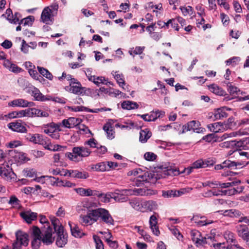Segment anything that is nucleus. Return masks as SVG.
<instances>
[{
    "mask_svg": "<svg viewBox=\"0 0 249 249\" xmlns=\"http://www.w3.org/2000/svg\"><path fill=\"white\" fill-rule=\"evenodd\" d=\"M101 220L108 225H114V221L109 212L104 208H98L89 211L87 215H81V222L84 225H91L98 221Z\"/></svg>",
    "mask_w": 249,
    "mask_h": 249,
    "instance_id": "obj_1",
    "label": "nucleus"
},
{
    "mask_svg": "<svg viewBox=\"0 0 249 249\" xmlns=\"http://www.w3.org/2000/svg\"><path fill=\"white\" fill-rule=\"evenodd\" d=\"M31 231L33 237L32 246L34 249H37L41 242L48 245L51 244L54 241V239L52 235V229L50 226L42 232L38 227L34 226Z\"/></svg>",
    "mask_w": 249,
    "mask_h": 249,
    "instance_id": "obj_2",
    "label": "nucleus"
},
{
    "mask_svg": "<svg viewBox=\"0 0 249 249\" xmlns=\"http://www.w3.org/2000/svg\"><path fill=\"white\" fill-rule=\"evenodd\" d=\"M91 152V150L87 146H79L73 147L72 152H67L65 156L71 161L78 162L82 160L83 158L89 156Z\"/></svg>",
    "mask_w": 249,
    "mask_h": 249,
    "instance_id": "obj_3",
    "label": "nucleus"
},
{
    "mask_svg": "<svg viewBox=\"0 0 249 249\" xmlns=\"http://www.w3.org/2000/svg\"><path fill=\"white\" fill-rule=\"evenodd\" d=\"M127 175L133 177L131 180L134 184L137 186L142 185L145 182H149L152 178L151 174L140 168L135 169L128 172Z\"/></svg>",
    "mask_w": 249,
    "mask_h": 249,
    "instance_id": "obj_4",
    "label": "nucleus"
},
{
    "mask_svg": "<svg viewBox=\"0 0 249 249\" xmlns=\"http://www.w3.org/2000/svg\"><path fill=\"white\" fill-rule=\"evenodd\" d=\"M51 221L54 231L57 235L56 245L58 247L62 248L67 243V235L64 233L63 227L58 219L55 217H52L51 218Z\"/></svg>",
    "mask_w": 249,
    "mask_h": 249,
    "instance_id": "obj_5",
    "label": "nucleus"
},
{
    "mask_svg": "<svg viewBox=\"0 0 249 249\" xmlns=\"http://www.w3.org/2000/svg\"><path fill=\"white\" fill-rule=\"evenodd\" d=\"M42 130L44 133L52 139L58 140L60 138L59 132L62 131L61 124L52 122L42 125Z\"/></svg>",
    "mask_w": 249,
    "mask_h": 249,
    "instance_id": "obj_6",
    "label": "nucleus"
},
{
    "mask_svg": "<svg viewBox=\"0 0 249 249\" xmlns=\"http://www.w3.org/2000/svg\"><path fill=\"white\" fill-rule=\"evenodd\" d=\"M190 235L192 241L197 247L203 246L206 244H211L210 241L214 240L217 241L214 235L208 236L207 237H203L201 233L197 230H193L190 231Z\"/></svg>",
    "mask_w": 249,
    "mask_h": 249,
    "instance_id": "obj_7",
    "label": "nucleus"
},
{
    "mask_svg": "<svg viewBox=\"0 0 249 249\" xmlns=\"http://www.w3.org/2000/svg\"><path fill=\"white\" fill-rule=\"evenodd\" d=\"M0 176L4 180L11 181L16 178V175L7 162L0 165Z\"/></svg>",
    "mask_w": 249,
    "mask_h": 249,
    "instance_id": "obj_8",
    "label": "nucleus"
},
{
    "mask_svg": "<svg viewBox=\"0 0 249 249\" xmlns=\"http://www.w3.org/2000/svg\"><path fill=\"white\" fill-rule=\"evenodd\" d=\"M28 236L26 233L18 231L16 233V241L13 244L11 249H21V246L28 245Z\"/></svg>",
    "mask_w": 249,
    "mask_h": 249,
    "instance_id": "obj_9",
    "label": "nucleus"
},
{
    "mask_svg": "<svg viewBox=\"0 0 249 249\" xmlns=\"http://www.w3.org/2000/svg\"><path fill=\"white\" fill-rule=\"evenodd\" d=\"M129 189L116 190L112 195V198L118 202H126L128 200L127 196H130Z\"/></svg>",
    "mask_w": 249,
    "mask_h": 249,
    "instance_id": "obj_10",
    "label": "nucleus"
},
{
    "mask_svg": "<svg viewBox=\"0 0 249 249\" xmlns=\"http://www.w3.org/2000/svg\"><path fill=\"white\" fill-rule=\"evenodd\" d=\"M240 180H237L234 181H232L231 182L221 183L217 181L213 182L211 181H207L206 182L202 183V186L204 187L209 186L212 188H217L218 187L222 188H225L230 187V186H234L236 184L240 183Z\"/></svg>",
    "mask_w": 249,
    "mask_h": 249,
    "instance_id": "obj_11",
    "label": "nucleus"
},
{
    "mask_svg": "<svg viewBox=\"0 0 249 249\" xmlns=\"http://www.w3.org/2000/svg\"><path fill=\"white\" fill-rule=\"evenodd\" d=\"M29 93L31 94L36 101L44 102L52 99V97L50 96H44L37 88L35 87L30 88Z\"/></svg>",
    "mask_w": 249,
    "mask_h": 249,
    "instance_id": "obj_12",
    "label": "nucleus"
},
{
    "mask_svg": "<svg viewBox=\"0 0 249 249\" xmlns=\"http://www.w3.org/2000/svg\"><path fill=\"white\" fill-rule=\"evenodd\" d=\"M129 190L130 193L128 194H130V196L136 195L147 196L155 195L157 193V191L148 189L147 188H138L134 189L133 190L129 189Z\"/></svg>",
    "mask_w": 249,
    "mask_h": 249,
    "instance_id": "obj_13",
    "label": "nucleus"
},
{
    "mask_svg": "<svg viewBox=\"0 0 249 249\" xmlns=\"http://www.w3.org/2000/svg\"><path fill=\"white\" fill-rule=\"evenodd\" d=\"M200 123L198 121H192L189 122L187 124L184 125L183 131H188L192 130L196 133H203L205 128L200 127Z\"/></svg>",
    "mask_w": 249,
    "mask_h": 249,
    "instance_id": "obj_14",
    "label": "nucleus"
},
{
    "mask_svg": "<svg viewBox=\"0 0 249 249\" xmlns=\"http://www.w3.org/2000/svg\"><path fill=\"white\" fill-rule=\"evenodd\" d=\"M164 115V111L157 110L151 111L149 114L138 115V116H141L145 121L151 122L155 121L158 118L162 117Z\"/></svg>",
    "mask_w": 249,
    "mask_h": 249,
    "instance_id": "obj_15",
    "label": "nucleus"
},
{
    "mask_svg": "<svg viewBox=\"0 0 249 249\" xmlns=\"http://www.w3.org/2000/svg\"><path fill=\"white\" fill-rule=\"evenodd\" d=\"M8 105L11 107H27L34 106V103L29 102L22 98H18L9 102Z\"/></svg>",
    "mask_w": 249,
    "mask_h": 249,
    "instance_id": "obj_16",
    "label": "nucleus"
},
{
    "mask_svg": "<svg viewBox=\"0 0 249 249\" xmlns=\"http://www.w3.org/2000/svg\"><path fill=\"white\" fill-rule=\"evenodd\" d=\"M238 235L247 243H249V229L246 225H239L236 227Z\"/></svg>",
    "mask_w": 249,
    "mask_h": 249,
    "instance_id": "obj_17",
    "label": "nucleus"
},
{
    "mask_svg": "<svg viewBox=\"0 0 249 249\" xmlns=\"http://www.w3.org/2000/svg\"><path fill=\"white\" fill-rule=\"evenodd\" d=\"M149 225L153 233L156 236H159L160 234V231L158 225V219L156 213H154L150 217Z\"/></svg>",
    "mask_w": 249,
    "mask_h": 249,
    "instance_id": "obj_18",
    "label": "nucleus"
},
{
    "mask_svg": "<svg viewBox=\"0 0 249 249\" xmlns=\"http://www.w3.org/2000/svg\"><path fill=\"white\" fill-rule=\"evenodd\" d=\"M228 125H225L224 123L221 122H216L208 125V128L209 130L214 133L223 132L229 128Z\"/></svg>",
    "mask_w": 249,
    "mask_h": 249,
    "instance_id": "obj_19",
    "label": "nucleus"
},
{
    "mask_svg": "<svg viewBox=\"0 0 249 249\" xmlns=\"http://www.w3.org/2000/svg\"><path fill=\"white\" fill-rule=\"evenodd\" d=\"M141 212H151L156 210L158 209V205L156 202L150 200L148 201H142Z\"/></svg>",
    "mask_w": 249,
    "mask_h": 249,
    "instance_id": "obj_20",
    "label": "nucleus"
},
{
    "mask_svg": "<svg viewBox=\"0 0 249 249\" xmlns=\"http://www.w3.org/2000/svg\"><path fill=\"white\" fill-rule=\"evenodd\" d=\"M249 144V137L244 138L239 141H233V148L236 150L248 149V145Z\"/></svg>",
    "mask_w": 249,
    "mask_h": 249,
    "instance_id": "obj_21",
    "label": "nucleus"
},
{
    "mask_svg": "<svg viewBox=\"0 0 249 249\" xmlns=\"http://www.w3.org/2000/svg\"><path fill=\"white\" fill-rule=\"evenodd\" d=\"M211 235H214L217 241L214 240L210 241V242H213L212 245L210 244L211 246H213L215 249H231V246L226 245L225 242H218V236L215 234V230L212 231Z\"/></svg>",
    "mask_w": 249,
    "mask_h": 249,
    "instance_id": "obj_22",
    "label": "nucleus"
},
{
    "mask_svg": "<svg viewBox=\"0 0 249 249\" xmlns=\"http://www.w3.org/2000/svg\"><path fill=\"white\" fill-rule=\"evenodd\" d=\"M68 224L71 229V235L74 237L81 238L85 235L76 224L69 221Z\"/></svg>",
    "mask_w": 249,
    "mask_h": 249,
    "instance_id": "obj_23",
    "label": "nucleus"
},
{
    "mask_svg": "<svg viewBox=\"0 0 249 249\" xmlns=\"http://www.w3.org/2000/svg\"><path fill=\"white\" fill-rule=\"evenodd\" d=\"M25 138L27 141L35 144H43V136L39 134H27Z\"/></svg>",
    "mask_w": 249,
    "mask_h": 249,
    "instance_id": "obj_24",
    "label": "nucleus"
},
{
    "mask_svg": "<svg viewBox=\"0 0 249 249\" xmlns=\"http://www.w3.org/2000/svg\"><path fill=\"white\" fill-rule=\"evenodd\" d=\"M52 10L49 7H45L42 11L41 15V20L43 23L48 24L52 20Z\"/></svg>",
    "mask_w": 249,
    "mask_h": 249,
    "instance_id": "obj_25",
    "label": "nucleus"
},
{
    "mask_svg": "<svg viewBox=\"0 0 249 249\" xmlns=\"http://www.w3.org/2000/svg\"><path fill=\"white\" fill-rule=\"evenodd\" d=\"M191 220L198 226H206L213 223V221L208 220L205 217L200 216L199 215H194Z\"/></svg>",
    "mask_w": 249,
    "mask_h": 249,
    "instance_id": "obj_26",
    "label": "nucleus"
},
{
    "mask_svg": "<svg viewBox=\"0 0 249 249\" xmlns=\"http://www.w3.org/2000/svg\"><path fill=\"white\" fill-rule=\"evenodd\" d=\"M66 90L71 93L80 95L84 93V88L80 83H77L75 85L69 86L66 87Z\"/></svg>",
    "mask_w": 249,
    "mask_h": 249,
    "instance_id": "obj_27",
    "label": "nucleus"
},
{
    "mask_svg": "<svg viewBox=\"0 0 249 249\" xmlns=\"http://www.w3.org/2000/svg\"><path fill=\"white\" fill-rule=\"evenodd\" d=\"M8 127L12 130L18 132H24L26 131V127L21 123L18 122L8 124Z\"/></svg>",
    "mask_w": 249,
    "mask_h": 249,
    "instance_id": "obj_28",
    "label": "nucleus"
},
{
    "mask_svg": "<svg viewBox=\"0 0 249 249\" xmlns=\"http://www.w3.org/2000/svg\"><path fill=\"white\" fill-rule=\"evenodd\" d=\"M3 65L5 68L14 73H19L22 71L21 68L16 64L12 63L9 60H5L3 61Z\"/></svg>",
    "mask_w": 249,
    "mask_h": 249,
    "instance_id": "obj_29",
    "label": "nucleus"
},
{
    "mask_svg": "<svg viewBox=\"0 0 249 249\" xmlns=\"http://www.w3.org/2000/svg\"><path fill=\"white\" fill-rule=\"evenodd\" d=\"M112 75H113L114 78L116 79L118 84L119 86L124 90H128V86H126V87H124L123 86L125 85L124 79V75L122 74H120L118 71H113L112 72Z\"/></svg>",
    "mask_w": 249,
    "mask_h": 249,
    "instance_id": "obj_30",
    "label": "nucleus"
},
{
    "mask_svg": "<svg viewBox=\"0 0 249 249\" xmlns=\"http://www.w3.org/2000/svg\"><path fill=\"white\" fill-rule=\"evenodd\" d=\"M21 217L28 223H30L37 217V213L30 211H26L20 213Z\"/></svg>",
    "mask_w": 249,
    "mask_h": 249,
    "instance_id": "obj_31",
    "label": "nucleus"
},
{
    "mask_svg": "<svg viewBox=\"0 0 249 249\" xmlns=\"http://www.w3.org/2000/svg\"><path fill=\"white\" fill-rule=\"evenodd\" d=\"M75 191L77 194L81 196H89L98 195L96 191H93L89 188L85 189L83 188H78L76 189Z\"/></svg>",
    "mask_w": 249,
    "mask_h": 249,
    "instance_id": "obj_32",
    "label": "nucleus"
},
{
    "mask_svg": "<svg viewBox=\"0 0 249 249\" xmlns=\"http://www.w3.org/2000/svg\"><path fill=\"white\" fill-rule=\"evenodd\" d=\"M70 177L81 179H86L89 176V174L85 171H79L78 170H71L70 174Z\"/></svg>",
    "mask_w": 249,
    "mask_h": 249,
    "instance_id": "obj_33",
    "label": "nucleus"
},
{
    "mask_svg": "<svg viewBox=\"0 0 249 249\" xmlns=\"http://www.w3.org/2000/svg\"><path fill=\"white\" fill-rule=\"evenodd\" d=\"M43 145L45 149L53 152L62 151L64 149L66 148V146L59 144H53L51 142L48 144H43Z\"/></svg>",
    "mask_w": 249,
    "mask_h": 249,
    "instance_id": "obj_34",
    "label": "nucleus"
},
{
    "mask_svg": "<svg viewBox=\"0 0 249 249\" xmlns=\"http://www.w3.org/2000/svg\"><path fill=\"white\" fill-rule=\"evenodd\" d=\"M121 107L123 109L130 110L138 108L139 105L135 102L125 101L122 103Z\"/></svg>",
    "mask_w": 249,
    "mask_h": 249,
    "instance_id": "obj_35",
    "label": "nucleus"
},
{
    "mask_svg": "<svg viewBox=\"0 0 249 249\" xmlns=\"http://www.w3.org/2000/svg\"><path fill=\"white\" fill-rule=\"evenodd\" d=\"M151 136V133L148 129L142 130L140 132L139 140L142 143H145Z\"/></svg>",
    "mask_w": 249,
    "mask_h": 249,
    "instance_id": "obj_36",
    "label": "nucleus"
},
{
    "mask_svg": "<svg viewBox=\"0 0 249 249\" xmlns=\"http://www.w3.org/2000/svg\"><path fill=\"white\" fill-rule=\"evenodd\" d=\"M194 168L192 166L188 167V168H184L183 171L180 172L178 169H170L168 170L169 174L172 173L174 175L176 176L182 173H186V175H189L193 171Z\"/></svg>",
    "mask_w": 249,
    "mask_h": 249,
    "instance_id": "obj_37",
    "label": "nucleus"
},
{
    "mask_svg": "<svg viewBox=\"0 0 249 249\" xmlns=\"http://www.w3.org/2000/svg\"><path fill=\"white\" fill-rule=\"evenodd\" d=\"M107 163L102 162L93 165L91 169L97 172H104L107 170Z\"/></svg>",
    "mask_w": 249,
    "mask_h": 249,
    "instance_id": "obj_38",
    "label": "nucleus"
},
{
    "mask_svg": "<svg viewBox=\"0 0 249 249\" xmlns=\"http://www.w3.org/2000/svg\"><path fill=\"white\" fill-rule=\"evenodd\" d=\"M90 81L93 82L97 86H99L101 84H107V81L104 77L103 76H90Z\"/></svg>",
    "mask_w": 249,
    "mask_h": 249,
    "instance_id": "obj_39",
    "label": "nucleus"
},
{
    "mask_svg": "<svg viewBox=\"0 0 249 249\" xmlns=\"http://www.w3.org/2000/svg\"><path fill=\"white\" fill-rule=\"evenodd\" d=\"M209 89L213 93L218 95H223L225 92L216 84H213L208 86Z\"/></svg>",
    "mask_w": 249,
    "mask_h": 249,
    "instance_id": "obj_40",
    "label": "nucleus"
},
{
    "mask_svg": "<svg viewBox=\"0 0 249 249\" xmlns=\"http://www.w3.org/2000/svg\"><path fill=\"white\" fill-rule=\"evenodd\" d=\"M103 129L106 132L107 137L109 139H112L114 138L115 132L113 131V127L109 124H105Z\"/></svg>",
    "mask_w": 249,
    "mask_h": 249,
    "instance_id": "obj_41",
    "label": "nucleus"
},
{
    "mask_svg": "<svg viewBox=\"0 0 249 249\" xmlns=\"http://www.w3.org/2000/svg\"><path fill=\"white\" fill-rule=\"evenodd\" d=\"M244 134V132L243 131H241L240 130L237 131L235 132H232L230 133H225L224 134L222 137L221 139L222 140H225L228 138H231V137H235L237 136H241Z\"/></svg>",
    "mask_w": 249,
    "mask_h": 249,
    "instance_id": "obj_42",
    "label": "nucleus"
},
{
    "mask_svg": "<svg viewBox=\"0 0 249 249\" xmlns=\"http://www.w3.org/2000/svg\"><path fill=\"white\" fill-rule=\"evenodd\" d=\"M214 116L216 119H221L228 116L227 113L225 111V108L217 109L215 113Z\"/></svg>",
    "mask_w": 249,
    "mask_h": 249,
    "instance_id": "obj_43",
    "label": "nucleus"
},
{
    "mask_svg": "<svg viewBox=\"0 0 249 249\" xmlns=\"http://www.w3.org/2000/svg\"><path fill=\"white\" fill-rule=\"evenodd\" d=\"M182 192H180L179 191H177L175 190H169L167 191H164L162 192V196L165 197H172L175 196H178L181 194H182Z\"/></svg>",
    "mask_w": 249,
    "mask_h": 249,
    "instance_id": "obj_44",
    "label": "nucleus"
},
{
    "mask_svg": "<svg viewBox=\"0 0 249 249\" xmlns=\"http://www.w3.org/2000/svg\"><path fill=\"white\" fill-rule=\"evenodd\" d=\"M37 69L39 73L46 78L52 80L53 78V75L46 69L37 66Z\"/></svg>",
    "mask_w": 249,
    "mask_h": 249,
    "instance_id": "obj_45",
    "label": "nucleus"
},
{
    "mask_svg": "<svg viewBox=\"0 0 249 249\" xmlns=\"http://www.w3.org/2000/svg\"><path fill=\"white\" fill-rule=\"evenodd\" d=\"M224 237L225 240L227 241V243H234L235 239L234 237V234L229 231H227L224 233Z\"/></svg>",
    "mask_w": 249,
    "mask_h": 249,
    "instance_id": "obj_46",
    "label": "nucleus"
},
{
    "mask_svg": "<svg viewBox=\"0 0 249 249\" xmlns=\"http://www.w3.org/2000/svg\"><path fill=\"white\" fill-rule=\"evenodd\" d=\"M129 204L134 209L137 211H140L141 212L142 210V202H140V201L137 198H135L133 199H131L129 201Z\"/></svg>",
    "mask_w": 249,
    "mask_h": 249,
    "instance_id": "obj_47",
    "label": "nucleus"
},
{
    "mask_svg": "<svg viewBox=\"0 0 249 249\" xmlns=\"http://www.w3.org/2000/svg\"><path fill=\"white\" fill-rule=\"evenodd\" d=\"M223 191L221 190H209L203 195V196L207 197H212L213 196H218L223 195Z\"/></svg>",
    "mask_w": 249,
    "mask_h": 249,
    "instance_id": "obj_48",
    "label": "nucleus"
},
{
    "mask_svg": "<svg viewBox=\"0 0 249 249\" xmlns=\"http://www.w3.org/2000/svg\"><path fill=\"white\" fill-rule=\"evenodd\" d=\"M163 25L162 27L166 26L167 28L169 26V25L171 24L172 28L175 29L176 30L178 31L179 29L178 28V23L177 21V19L175 18H173L171 19H169L167 22H163Z\"/></svg>",
    "mask_w": 249,
    "mask_h": 249,
    "instance_id": "obj_49",
    "label": "nucleus"
},
{
    "mask_svg": "<svg viewBox=\"0 0 249 249\" xmlns=\"http://www.w3.org/2000/svg\"><path fill=\"white\" fill-rule=\"evenodd\" d=\"M179 8L184 16L188 15H193L194 13L193 8L190 6L187 7L180 6Z\"/></svg>",
    "mask_w": 249,
    "mask_h": 249,
    "instance_id": "obj_50",
    "label": "nucleus"
},
{
    "mask_svg": "<svg viewBox=\"0 0 249 249\" xmlns=\"http://www.w3.org/2000/svg\"><path fill=\"white\" fill-rule=\"evenodd\" d=\"M23 175L25 177L33 178L36 176V172L33 169L26 168L23 170Z\"/></svg>",
    "mask_w": 249,
    "mask_h": 249,
    "instance_id": "obj_51",
    "label": "nucleus"
},
{
    "mask_svg": "<svg viewBox=\"0 0 249 249\" xmlns=\"http://www.w3.org/2000/svg\"><path fill=\"white\" fill-rule=\"evenodd\" d=\"M225 215L231 217H239L242 215V213L238 210L231 209L227 210L225 212Z\"/></svg>",
    "mask_w": 249,
    "mask_h": 249,
    "instance_id": "obj_52",
    "label": "nucleus"
},
{
    "mask_svg": "<svg viewBox=\"0 0 249 249\" xmlns=\"http://www.w3.org/2000/svg\"><path fill=\"white\" fill-rule=\"evenodd\" d=\"M144 49V47H136L135 48L131 49L129 51V53L130 55L134 56V55L141 54Z\"/></svg>",
    "mask_w": 249,
    "mask_h": 249,
    "instance_id": "obj_53",
    "label": "nucleus"
},
{
    "mask_svg": "<svg viewBox=\"0 0 249 249\" xmlns=\"http://www.w3.org/2000/svg\"><path fill=\"white\" fill-rule=\"evenodd\" d=\"M93 238L96 244V249H104L103 242L99 236L93 235Z\"/></svg>",
    "mask_w": 249,
    "mask_h": 249,
    "instance_id": "obj_54",
    "label": "nucleus"
},
{
    "mask_svg": "<svg viewBox=\"0 0 249 249\" xmlns=\"http://www.w3.org/2000/svg\"><path fill=\"white\" fill-rule=\"evenodd\" d=\"M228 90L231 95H236L240 92V89L237 87L233 86L231 84L228 85Z\"/></svg>",
    "mask_w": 249,
    "mask_h": 249,
    "instance_id": "obj_55",
    "label": "nucleus"
},
{
    "mask_svg": "<svg viewBox=\"0 0 249 249\" xmlns=\"http://www.w3.org/2000/svg\"><path fill=\"white\" fill-rule=\"evenodd\" d=\"M84 145H89L90 148H96L98 147V143L94 139L91 138L84 142Z\"/></svg>",
    "mask_w": 249,
    "mask_h": 249,
    "instance_id": "obj_56",
    "label": "nucleus"
},
{
    "mask_svg": "<svg viewBox=\"0 0 249 249\" xmlns=\"http://www.w3.org/2000/svg\"><path fill=\"white\" fill-rule=\"evenodd\" d=\"M112 195H113L112 193H109L106 194H100L98 195L99 197H102V199L101 201L103 202H109L110 201V199L112 198Z\"/></svg>",
    "mask_w": 249,
    "mask_h": 249,
    "instance_id": "obj_57",
    "label": "nucleus"
},
{
    "mask_svg": "<svg viewBox=\"0 0 249 249\" xmlns=\"http://www.w3.org/2000/svg\"><path fill=\"white\" fill-rule=\"evenodd\" d=\"M8 203L13 207L18 208L19 206V200L15 196H12L10 197Z\"/></svg>",
    "mask_w": 249,
    "mask_h": 249,
    "instance_id": "obj_58",
    "label": "nucleus"
},
{
    "mask_svg": "<svg viewBox=\"0 0 249 249\" xmlns=\"http://www.w3.org/2000/svg\"><path fill=\"white\" fill-rule=\"evenodd\" d=\"M57 187H71L74 186V184L67 180H60L57 183Z\"/></svg>",
    "mask_w": 249,
    "mask_h": 249,
    "instance_id": "obj_59",
    "label": "nucleus"
},
{
    "mask_svg": "<svg viewBox=\"0 0 249 249\" xmlns=\"http://www.w3.org/2000/svg\"><path fill=\"white\" fill-rule=\"evenodd\" d=\"M157 156L153 152H147L144 155V158L147 161H154L156 159Z\"/></svg>",
    "mask_w": 249,
    "mask_h": 249,
    "instance_id": "obj_60",
    "label": "nucleus"
},
{
    "mask_svg": "<svg viewBox=\"0 0 249 249\" xmlns=\"http://www.w3.org/2000/svg\"><path fill=\"white\" fill-rule=\"evenodd\" d=\"M34 18L32 16H29L26 18L21 19L19 23V25L23 24L24 25H31L34 21Z\"/></svg>",
    "mask_w": 249,
    "mask_h": 249,
    "instance_id": "obj_61",
    "label": "nucleus"
},
{
    "mask_svg": "<svg viewBox=\"0 0 249 249\" xmlns=\"http://www.w3.org/2000/svg\"><path fill=\"white\" fill-rule=\"evenodd\" d=\"M28 115L29 117H32L34 116L38 117L40 112V109L36 108H28Z\"/></svg>",
    "mask_w": 249,
    "mask_h": 249,
    "instance_id": "obj_62",
    "label": "nucleus"
},
{
    "mask_svg": "<svg viewBox=\"0 0 249 249\" xmlns=\"http://www.w3.org/2000/svg\"><path fill=\"white\" fill-rule=\"evenodd\" d=\"M170 231L172 233L174 236H175L178 240H181L182 239L183 236L181 234L179 231L178 229L175 228H173L170 229Z\"/></svg>",
    "mask_w": 249,
    "mask_h": 249,
    "instance_id": "obj_63",
    "label": "nucleus"
},
{
    "mask_svg": "<svg viewBox=\"0 0 249 249\" xmlns=\"http://www.w3.org/2000/svg\"><path fill=\"white\" fill-rule=\"evenodd\" d=\"M222 165L224 168H231L237 166L235 162L231 161V160H225L222 163Z\"/></svg>",
    "mask_w": 249,
    "mask_h": 249,
    "instance_id": "obj_64",
    "label": "nucleus"
}]
</instances>
